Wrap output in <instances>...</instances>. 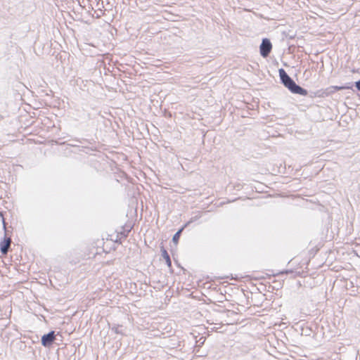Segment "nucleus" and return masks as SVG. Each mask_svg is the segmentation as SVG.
<instances>
[{"instance_id":"nucleus-1","label":"nucleus","mask_w":360,"mask_h":360,"mask_svg":"<svg viewBox=\"0 0 360 360\" xmlns=\"http://www.w3.org/2000/svg\"><path fill=\"white\" fill-rule=\"evenodd\" d=\"M279 76L282 83L291 92L302 96H306L307 94V91L296 84L295 82L288 76V75L283 69L279 70Z\"/></svg>"},{"instance_id":"nucleus-2","label":"nucleus","mask_w":360,"mask_h":360,"mask_svg":"<svg viewBox=\"0 0 360 360\" xmlns=\"http://www.w3.org/2000/svg\"><path fill=\"white\" fill-rule=\"evenodd\" d=\"M272 46L270 42V41L267 39H264L262 41V44L260 45V53L263 57H266L271 50Z\"/></svg>"},{"instance_id":"nucleus-3","label":"nucleus","mask_w":360,"mask_h":360,"mask_svg":"<svg viewBox=\"0 0 360 360\" xmlns=\"http://www.w3.org/2000/svg\"><path fill=\"white\" fill-rule=\"evenodd\" d=\"M55 340L54 331H51L48 334L44 335L41 338V344L44 347L50 346Z\"/></svg>"},{"instance_id":"nucleus-4","label":"nucleus","mask_w":360,"mask_h":360,"mask_svg":"<svg viewBox=\"0 0 360 360\" xmlns=\"http://www.w3.org/2000/svg\"><path fill=\"white\" fill-rule=\"evenodd\" d=\"M11 243V238H5L1 244V252L3 255H6Z\"/></svg>"},{"instance_id":"nucleus-5","label":"nucleus","mask_w":360,"mask_h":360,"mask_svg":"<svg viewBox=\"0 0 360 360\" xmlns=\"http://www.w3.org/2000/svg\"><path fill=\"white\" fill-rule=\"evenodd\" d=\"M162 256L163 259L165 260L166 264H167V266H171L172 262H171L169 255L167 253L166 250L162 249Z\"/></svg>"},{"instance_id":"nucleus-6","label":"nucleus","mask_w":360,"mask_h":360,"mask_svg":"<svg viewBox=\"0 0 360 360\" xmlns=\"http://www.w3.org/2000/svg\"><path fill=\"white\" fill-rule=\"evenodd\" d=\"M183 229H181L180 230H179L174 236H173V238H172V241L175 244H177L178 243V241H179V237H180V235H181V233Z\"/></svg>"},{"instance_id":"nucleus-7","label":"nucleus","mask_w":360,"mask_h":360,"mask_svg":"<svg viewBox=\"0 0 360 360\" xmlns=\"http://www.w3.org/2000/svg\"><path fill=\"white\" fill-rule=\"evenodd\" d=\"M0 219H1V221H2V223H3V228H4V231H6V222H5V219L4 218V216H3V214H2L1 212H0Z\"/></svg>"},{"instance_id":"nucleus-8","label":"nucleus","mask_w":360,"mask_h":360,"mask_svg":"<svg viewBox=\"0 0 360 360\" xmlns=\"http://www.w3.org/2000/svg\"><path fill=\"white\" fill-rule=\"evenodd\" d=\"M345 87H343V86H333L330 87V89H334V90H341V89H343Z\"/></svg>"},{"instance_id":"nucleus-9","label":"nucleus","mask_w":360,"mask_h":360,"mask_svg":"<svg viewBox=\"0 0 360 360\" xmlns=\"http://www.w3.org/2000/svg\"><path fill=\"white\" fill-rule=\"evenodd\" d=\"M355 86L360 91V79L355 82Z\"/></svg>"}]
</instances>
